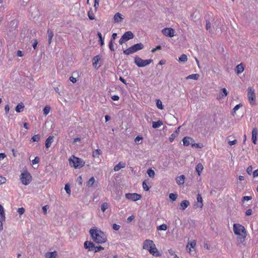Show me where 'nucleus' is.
I'll use <instances>...</instances> for the list:
<instances>
[{
	"label": "nucleus",
	"mask_w": 258,
	"mask_h": 258,
	"mask_svg": "<svg viewBox=\"0 0 258 258\" xmlns=\"http://www.w3.org/2000/svg\"><path fill=\"white\" fill-rule=\"evenodd\" d=\"M89 233L93 241L97 243H103L107 240L105 234L96 228L90 229Z\"/></svg>",
	"instance_id": "nucleus-1"
},
{
	"label": "nucleus",
	"mask_w": 258,
	"mask_h": 258,
	"mask_svg": "<svg viewBox=\"0 0 258 258\" xmlns=\"http://www.w3.org/2000/svg\"><path fill=\"white\" fill-rule=\"evenodd\" d=\"M70 165L75 168H81L85 165V162L81 158L73 155L69 159Z\"/></svg>",
	"instance_id": "nucleus-2"
},
{
	"label": "nucleus",
	"mask_w": 258,
	"mask_h": 258,
	"mask_svg": "<svg viewBox=\"0 0 258 258\" xmlns=\"http://www.w3.org/2000/svg\"><path fill=\"white\" fill-rule=\"evenodd\" d=\"M233 231L235 235L242 237L246 235V231L244 227L240 224H233Z\"/></svg>",
	"instance_id": "nucleus-3"
},
{
	"label": "nucleus",
	"mask_w": 258,
	"mask_h": 258,
	"mask_svg": "<svg viewBox=\"0 0 258 258\" xmlns=\"http://www.w3.org/2000/svg\"><path fill=\"white\" fill-rule=\"evenodd\" d=\"M152 62L153 60L152 59H142L138 56L135 57V63L139 67H144Z\"/></svg>",
	"instance_id": "nucleus-4"
},
{
	"label": "nucleus",
	"mask_w": 258,
	"mask_h": 258,
	"mask_svg": "<svg viewBox=\"0 0 258 258\" xmlns=\"http://www.w3.org/2000/svg\"><path fill=\"white\" fill-rule=\"evenodd\" d=\"M21 181L24 185H28L31 181L32 177L30 174L27 171H24L21 174Z\"/></svg>",
	"instance_id": "nucleus-5"
},
{
	"label": "nucleus",
	"mask_w": 258,
	"mask_h": 258,
	"mask_svg": "<svg viewBox=\"0 0 258 258\" xmlns=\"http://www.w3.org/2000/svg\"><path fill=\"white\" fill-rule=\"evenodd\" d=\"M247 98L249 103L253 104L255 101V91L252 87H248L247 89Z\"/></svg>",
	"instance_id": "nucleus-6"
},
{
	"label": "nucleus",
	"mask_w": 258,
	"mask_h": 258,
	"mask_svg": "<svg viewBox=\"0 0 258 258\" xmlns=\"http://www.w3.org/2000/svg\"><path fill=\"white\" fill-rule=\"evenodd\" d=\"M196 245V241L195 240L189 241L186 246V249L190 254H194L195 251V247Z\"/></svg>",
	"instance_id": "nucleus-7"
},
{
	"label": "nucleus",
	"mask_w": 258,
	"mask_h": 258,
	"mask_svg": "<svg viewBox=\"0 0 258 258\" xmlns=\"http://www.w3.org/2000/svg\"><path fill=\"white\" fill-rule=\"evenodd\" d=\"M125 198L133 201H137L141 198V196L137 193H127L125 195Z\"/></svg>",
	"instance_id": "nucleus-8"
},
{
	"label": "nucleus",
	"mask_w": 258,
	"mask_h": 258,
	"mask_svg": "<svg viewBox=\"0 0 258 258\" xmlns=\"http://www.w3.org/2000/svg\"><path fill=\"white\" fill-rule=\"evenodd\" d=\"M162 34L168 37H173L175 35V31L171 28H166L162 30Z\"/></svg>",
	"instance_id": "nucleus-9"
},
{
	"label": "nucleus",
	"mask_w": 258,
	"mask_h": 258,
	"mask_svg": "<svg viewBox=\"0 0 258 258\" xmlns=\"http://www.w3.org/2000/svg\"><path fill=\"white\" fill-rule=\"evenodd\" d=\"M154 242L153 240L150 239H146L144 241L143 245V248L144 249L148 250V251L154 246Z\"/></svg>",
	"instance_id": "nucleus-10"
},
{
	"label": "nucleus",
	"mask_w": 258,
	"mask_h": 258,
	"mask_svg": "<svg viewBox=\"0 0 258 258\" xmlns=\"http://www.w3.org/2000/svg\"><path fill=\"white\" fill-rule=\"evenodd\" d=\"M228 95V92L226 88H224L222 89L220 92L217 95V99L220 100L226 97Z\"/></svg>",
	"instance_id": "nucleus-11"
},
{
	"label": "nucleus",
	"mask_w": 258,
	"mask_h": 258,
	"mask_svg": "<svg viewBox=\"0 0 258 258\" xmlns=\"http://www.w3.org/2000/svg\"><path fill=\"white\" fill-rule=\"evenodd\" d=\"M124 16L119 13H116L113 17L114 22L117 23H120L124 19Z\"/></svg>",
	"instance_id": "nucleus-12"
},
{
	"label": "nucleus",
	"mask_w": 258,
	"mask_h": 258,
	"mask_svg": "<svg viewBox=\"0 0 258 258\" xmlns=\"http://www.w3.org/2000/svg\"><path fill=\"white\" fill-rule=\"evenodd\" d=\"M149 251L150 254L155 256H160L161 255L157 249L155 244H154V246H152Z\"/></svg>",
	"instance_id": "nucleus-13"
},
{
	"label": "nucleus",
	"mask_w": 258,
	"mask_h": 258,
	"mask_svg": "<svg viewBox=\"0 0 258 258\" xmlns=\"http://www.w3.org/2000/svg\"><path fill=\"white\" fill-rule=\"evenodd\" d=\"M84 247L86 249H88L89 251H94L95 245L92 242L87 241L84 243Z\"/></svg>",
	"instance_id": "nucleus-14"
},
{
	"label": "nucleus",
	"mask_w": 258,
	"mask_h": 258,
	"mask_svg": "<svg viewBox=\"0 0 258 258\" xmlns=\"http://www.w3.org/2000/svg\"><path fill=\"white\" fill-rule=\"evenodd\" d=\"M122 37L124 40L127 41L134 38V34L131 31H127L122 36Z\"/></svg>",
	"instance_id": "nucleus-15"
},
{
	"label": "nucleus",
	"mask_w": 258,
	"mask_h": 258,
	"mask_svg": "<svg viewBox=\"0 0 258 258\" xmlns=\"http://www.w3.org/2000/svg\"><path fill=\"white\" fill-rule=\"evenodd\" d=\"M183 144L185 146H188L190 144H192V142H194V140L190 137H184L183 140Z\"/></svg>",
	"instance_id": "nucleus-16"
},
{
	"label": "nucleus",
	"mask_w": 258,
	"mask_h": 258,
	"mask_svg": "<svg viewBox=\"0 0 258 258\" xmlns=\"http://www.w3.org/2000/svg\"><path fill=\"white\" fill-rule=\"evenodd\" d=\"M185 178V176L184 175H181L175 178V180L177 184L182 185L184 183Z\"/></svg>",
	"instance_id": "nucleus-17"
},
{
	"label": "nucleus",
	"mask_w": 258,
	"mask_h": 258,
	"mask_svg": "<svg viewBox=\"0 0 258 258\" xmlns=\"http://www.w3.org/2000/svg\"><path fill=\"white\" fill-rule=\"evenodd\" d=\"M197 202L196 204V206L198 208H202L203 206V199H202V197L201 195L198 194L197 195Z\"/></svg>",
	"instance_id": "nucleus-18"
},
{
	"label": "nucleus",
	"mask_w": 258,
	"mask_h": 258,
	"mask_svg": "<svg viewBox=\"0 0 258 258\" xmlns=\"http://www.w3.org/2000/svg\"><path fill=\"white\" fill-rule=\"evenodd\" d=\"M189 205V202L187 200L183 201L180 204L179 209L182 211L184 210Z\"/></svg>",
	"instance_id": "nucleus-19"
},
{
	"label": "nucleus",
	"mask_w": 258,
	"mask_h": 258,
	"mask_svg": "<svg viewBox=\"0 0 258 258\" xmlns=\"http://www.w3.org/2000/svg\"><path fill=\"white\" fill-rule=\"evenodd\" d=\"M54 137L53 136H49L45 141V147L46 148H49L52 142H53Z\"/></svg>",
	"instance_id": "nucleus-20"
},
{
	"label": "nucleus",
	"mask_w": 258,
	"mask_h": 258,
	"mask_svg": "<svg viewBox=\"0 0 258 258\" xmlns=\"http://www.w3.org/2000/svg\"><path fill=\"white\" fill-rule=\"evenodd\" d=\"M257 134V131L256 128H253L252 131V142L254 144H256V136Z\"/></svg>",
	"instance_id": "nucleus-21"
},
{
	"label": "nucleus",
	"mask_w": 258,
	"mask_h": 258,
	"mask_svg": "<svg viewBox=\"0 0 258 258\" xmlns=\"http://www.w3.org/2000/svg\"><path fill=\"white\" fill-rule=\"evenodd\" d=\"M204 169V167L201 163H199L196 167V171L199 176L201 175L202 172Z\"/></svg>",
	"instance_id": "nucleus-22"
},
{
	"label": "nucleus",
	"mask_w": 258,
	"mask_h": 258,
	"mask_svg": "<svg viewBox=\"0 0 258 258\" xmlns=\"http://www.w3.org/2000/svg\"><path fill=\"white\" fill-rule=\"evenodd\" d=\"M125 167V164L123 162H119L118 164L116 165L114 167V170L115 171H119L121 168H124Z\"/></svg>",
	"instance_id": "nucleus-23"
},
{
	"label": "nucleus",
	"mask_w": 258,
	"mask_h": 258,
	"mask_svg": "<svg viewBox=\"0 0 258 258\" xmlns=\"http://www.w3.org/2000/svg\"><path fill=\"white\" fill-rule=\"evenodd\" d=\"M199 77H200L199 74H191V75L187 76L186 77V80L192 79V80H197L199 79Z\"/></svg>",
	"instance_id": "nucleus-24"
},
{
	"label": "nucleus",
	"mask_w": 258,
	"mask_h": 258,
	"mask_svg": "<svg viewBox=\"0 0 258 258\" xmlns=\"http://www.w3.org/2000/svg\"><path fill=\"white\" fill-rule=\"evenodd\" d=\"M57 253L55 251L53 252H47L45 254V258H56Z\"/></svg>",
	"instance_id": "nucleus-25"
},
{
	"label": "nucleus",
	"mask_w": 258,
	"mask_h": 258,
	"mask_svg": "<svg viewBox=\"0 0 258 258\" xmlns=\"http://www.w3.org/2000/svg\"><path fill=\"white\" fill-rule=\"evenodd\" d=\"M133 47L134 49L135 52L139 50L142 49L144 47V45L142 43H138V44L134 45L133 46Z\"/></svg>",
	"instance_id": "nucleus-26"
},
{
	"label": "nucleus",
	"mask_w": 258,
	"mask_h": 258,
	"mask_svg": "<svg viewBox=\"0 0 258 258\" xmlns=\"http://www.w3.org/2000/svg\"><path fill=\"white\" fill-rule=\"evenodd\" d=\"M47 35H48V42L49 44H50L51 43L52 38L53 37V32L50 30V29H48L47 30Z\"/></svg>",
	"instance_id": "nucleus-27"
},
{
	"label": "nucleus",
	"mask_w": 258,
	"mask_h": 258,
	"mask_svg": "<svg viewBox=\"0 0 258 258\" xmlns=\"http://www.w3.org/2000/svg\"><path fill=\"white\" fill-rule=\"evenodd\" d=\"M244 71V67L242 63H240L236 66V73L239 75Z\"/></svg>",
	"instance_id": "nucleus-28"
},
{
	"label": "nucleus",
	"mask_w": 258,
	"mask_h": 258,
	"mask_svg": "<svg viewBox=\"0 0 258 258\" xmlns=\"http://www.w3.org/2000/svg\"><path fill=\"white\" fill-rule=\"evenodd\" d=\"M24 107V105L23 103H19L17 105L15 108L16 111L17 112H21L23 111Z\"/></svg>",
	"instance_id": "nucleus-29"
},
{
	"label": "nucleus",
	"mask_w": 258,
	"mask_h": 258,
	"mask_svg": "<svg viewBox=\"0 0 258 258\" xmlns=\"http://www.w3.org/2000/svg\"><path fill=\"white\" fill-rule=\"evenodd\" d=\"M134 52H135V50H134V49L133 46L123 51L124 54H125L126 55H129V54H132Z\"/></svg>",
	"instance_id": "nucleus-30"
},
{
	"label": "nucleus",
	"mask_w": 258,
	"mask_h": 258,
	"mask_svg": "<svg viewBox=\"0 0 258 258\" xmlns=\"http://www.w3.org/2000/svg\"><path fill=\"white\" fill-rule=\"evenodd\" d=\"M152 124L153 127L156 128L161 126L163 124V122L160 120L158 121H153Z\"/></svg>",
	"instance_id": "nucleus-31"
},
{
	"label": "nucleus",
	"mask_w": 258,
	"mask_h": 258,
	"mask_svg": "<svg viewBox=\"0 0 258 258\" xmlns=\"http://www.w3.org/2000/svg\"><path fill=\"white\" fill-rule=\"evenodd\" d=\"M187 60L186 55L183 54L179 57L178 61L180 62H185Z\"/></svg>",
	"instance_id": "nucleus-32"
},
{
	"label": "nucleus",
	"mask_w": 258,
	"mask_h": 258,
	"mask_svg": "<svg viewBox=\"0 0 258 258\" xmlns=\"http://www.w3.org/2000/svg\"><path fill=\"white\" fill-rule=\"evenodd\" d=\"M147 174L148 176L151 178H154L155 175V172L153 170H152L151 168L147 170Z\"/></svg>",
	"instance_id": "nucleus-33"
},
{
	"label": "nucleus",
	"mask_w": 258,
	"mask_h": 258,
	"mask_svg": "<svg viewBox=\"0 0 258 258\" xmlns=\"http://www.w3.org/2000/svg\"><path fill=\"white\" fill-rule=\"evenodd\" d=\"M100 59V57L99 55H96L94 56L93 58L94 61L93 64L95 67H97V64L99 60Z\"/></svg>",
	"instance_id": "nucleus-34"
},
{
	"label": "nucleus",
	"mask_w": 258,
	"mask_h": 258,
	"mask_svg": "<svg viewBox=\"0 0 258 258\" xmlns=\"http://www.w3.org/2000/svg\"><path fill=\"white\" fill-rule=\"evenodd\" d=\"M242 106V105L241 104H239L236 105L233 109V112L232 113V114L234 116L235 114V112L238 110L240 107Z\"/></svg>",
	"instance_id": "nucleus-35"
},
{
	"label": "nucleus",
	"mask_w": 258,
	"mask_h": 258,
	"mask_svg": "<svg viewBox=\"0 0 258 258\" xmlns=\"http://www.w3.org/2000/svg\"><path fill=\"white\" fill-rule=\"evenodd\" d=\"M108 204L106 203H104L101 206V211L103 212H104L105 210L108 209Z\"/></svg>",
	"instance_id": "nucleus-36"
},
{
	"label": "nucleus",
	"mask_w": 258,
	"mask_h": 258,
	"mask_svg": "<svg viewBox=\"0 0 258 258\" xmlns=\"http://www.w3.org/2000/svg\"><path fill=\"white\" fill-rule=\"evenodd\" d=\"M50 110V107L48 106H46L43 109L44 114L45 115H47L49 113Z\"/></svg>",
	"instance_id": "nucleus-37"
},
{
	"label": "nucleus",
	"mask_w": 258,
	"mask_h": 258,
	"mask_svg": "<svg viewBox=\"0 0 258 258\" xmlns=\"http://www.w3.org/2000/svg\"><path fill=\"white\" fill-rule=\"evenodd\" d=\"M143 138L142 137L138 136L135 138V141L136 144L139 145L142 144Z\"/></svg>",
	"instance_id": "nucleus-38"
},
{
	"label": "nucleus",
	"mask_w": 258,
	"mask_h": 258,
	"mask_svg": "<svg viewBox=\"0 0 258 258\" xmlns=\"http://www.w3.org/2000/svg\"><path fill=\"white\" fill-rule=\"evenodd\" d=\"M95 182V178L92 177H91L88 181L87 182V186L89 187L91 186Z\"/></svg>",
	"instance_id": "nucleus-39"
},
{
	"label": "nucleus",
	"mask_w": 258,
	"mask_h": 258,
	"mask_svg": "<svg viewBox=\"0 0 258 258\" xmlns=\"http://www.w3.org/2000/svg\"><path fill=\"white\" fill-rule=\"evenodd\" d=\"M40 140V136L39 135H35L32 137L31 138V141L32 142H38Z\"/></svg>",
	"instance_id": "nucleus-40"
},
{
	"label": "nucleus",
	"mask_w": 258,
	"mask_h": 258,
	"mask_svg": "<svg viewBox=\"0 0 258 258\" xmlns=\"http://www.w3.org/2000/svg\"><path fill=\"white\" fill-rule=\"evenodd\" d=\"M101 154L100 150L96 149L93 152V156L94 157H98L99 155Z\"/></svg>",
	"instance_id": "nucleus-41"
},
{
	"label": "nucleus",
	"mask_w": 258,
	"mask_h": 258,
	"mask_svg": "<svg viewBox=\"0 0 258 258\" xmlns=\"http://www.w3.org/2000/svg\"><path fill=\"white\" fill-rule=\"evenodd\" d=\"M167 225L165 224H162L161 225L157 227L158 230L165 231L167 229Z\"/></svg>",
	"instance_id": "nucleus-42"
},
{
	"label": "nucleus",
	"mask_w": 258,
	"mask_h": 258,
	"mask_svg": "<svg viewBox=\"0 0 258 258\" xmlns=\"http://www.w3.org/2000/svg\"><path fill=\"white\" fill-rule=\"evenodd\" d=\"M156 105H157V107L159 109H163L162 102L160 100H159V99L156 100Z\"/></svg>",
	"instance_id": "nucleus-43"
},
{
	"label": "nucleus",
	"mask_w": 258,
	"mask_h": 258,
	"mask_svg": "<svg viewBox=\"0 0 258 258\" xmlns=\"http://www.w3.org/2000/svg\"><path fill=\"white\" fill-rule=\"evenodd\" d=\"M177 197V195L176 194H174L173 193L170 194L169 198L172 200L173 201H175Z\"/></svg>",
	"instance_id": "nucleus-44"
},
{
	"label": "nucleus",
	"mask_w": 258,
	"mask_h": 258,
	"mask_svg": "<svg viewBox=\"0 0 258 258\" xmlns=\"http://www.w3.org/2000/svg\"><path fill=\"white\" fill-rule=\"evenodd\" d=\"M64 189H65L66 192L69 195H70V194H71V189H70V185L68 184H66L65 185Z\"/></svg>",
	"instance_id": "nucleus-45"
},
{
	"label": "nucleus",
	"mask_w": 258,
	"mask_h": 258,
	"mask_svg": "<svg viewBox=\"0 0 258 258\" xmlns=\"http://www.w3.org/2000/svg\"><path fill=\"white\" fill-rule=\"evenodd\" d=\"M104 249V247L101 246H95V248H94V251L95 252H99L100 251V250H103Z\"/></svg>",
	"instance_id": "nucleus-46"
},
{
	"label": "nucleus",
	"mask_w": 258,
	"mask_h": 258,
	"mask_svg": "<svg viewBox=\"0 0 258 258\" xmlns=\"http://www.w3.org/2000/svg\"><path fill=\"white\" fill-rule=\"evenodd\" d=\"M100 0H94V7L95 8V11H97V9L99 6Z\"/></svg>",
	"instance_id": "nucleus-47"
},
{
	"label": "nucleus",
	"mask_w": 258,
	"mask_h": 258,
	"mask_svg": "<svg viewBox=\"0 0 258 258\" xmlns=\"http://www.w3.org/2000/svg\"><path fill=\"white\" fill-rule=\"evenodd\" d=\"M112 228L115 231H118L120 228V226L116 224H113L112 225Z\"/></svg>",
	"instance_id": "nucleus-48"
},
{
	"label": "nucleus",
	"mask_w": 258,
	"mask_h": 258,
	"mask_svg": "<svg viewBox=\"0 0 258 258\" xmlns=\"http://www.w3.org/2000/svg\"><path fill=\"white\" fill-rule=\"evenodd\" d=\"M252 171V166H249L246 169V172L249 175H251Z\"/></svg>",
	"instance_id": "nucleus-49"
},
{
	"label": "nucleus",
	"mask_w": 258,
	"mask_h": 258,
	"mask_svg": "<svg viewBox=\"0 0 258 258\" xmlns=\"http://www.w3.org/2000/svg\"><path fill=\"white\" fill-rule=\"evenodd\" d=\"M109 47L110 49L112 51H114V46H113V41H112V40H110V41L109 42Z\"/></svg>",
	"instance_id": "nucleus-50"
},
{
	"label": "nucleus",
	"mask_w": 258,
	"mask_h": 258,
	"mask_svg": "<svg viewBox=\"0 0 258 258\" xmlns=\"http://www.w3.org/2000/svg\"><path fill=\"white\" fill-rule=\"evenodd\" d=\"M177 136L175 135V134L173 133L170 137L169 138V141L172 142L173 141L174 139L177 137Z\"/></svg>",
	"instance_id": "nucleus-51"
},
{
	"label": "nucleus",
	"mask_w": 258,
	"mask_h": 258,
	"mask_svg": "<svg viewBox=\"0 0 258 258\" xmlns=\"http://www.w3.org/2000/svg\"><path fill=\"white\" fill-rule=\"evenodd\" d=\"M88 16L90 20H94V17L93 16V12L92 11H89L88 13Z\"/></svg>",
	"instance_id": "nucleus-52"
},
{
	"label": "nucleus",
	"mask_w": 258,
	"mask_h": 258,
	"mask_svg": "<svg viewBox=\"0 0 258 258\" xmlns=\"http://www.w3.org/2000/svg\"><path fill=\"white\" fill-rule=\"evenodd\" d=\"M161 46L160 45H158L157 46H156V48H153L152 50H151V52L152 53H154L157 50H161Z\"/></svg>",
	"instance_id": "nucleus-53"
},
{
	"label": "nucleus",
	"mask_w": 258,
	"mask_h": 258,
	"mask_svg": "<svg viewBox=\"0 0 258 258\" xmlns=\"http://www.w3.org/2000/svg\"><path fill=\"white\" fill-rule=\"evenodd\" d=\"M39 158L38 157H36L34 160L32 161V164H37L39 162Z\"/></svg>",
	"instance_id": "nucleus-54"
},
{
	"label": "nucleus",
	"mask_w": 258,
	"mask_h": 258,
	"mask_svg": "<svg viewBox=\"0 0 258 258\" xmlns=\"http://www.w3.org/2000/svg\"><path fill=\"white\" fill-rule=\"evenodd\" d=\"M206 28L207 30H210L211 28V24L209 21H206Z\"/></svg>",
	"instance_id": "nucleus-55"
},
{
	"label": "nucleus",
	"mask_w": 258,
	"mask_h": 258,
	"mask_svg": "<svg viewBox=\"0 0 258 258\" xmlns=\"http://www.w3.org/2000/svg\"><path fill=\"white\" fill-rule=\"evenodd\" d=\"M6 182V178L0 176V185L5 183Z\"/></svg>",
	"instance_id": "nucleus-56"
},
{
	"label": "nucleus",
	"mask_w": 258,
	"mask_h": 258,
	"mask_svg": "<svg viewBox=\"0 0 258 258\" xmlns=\"http://www.w3.org/2000/svg\"><path fill=\"white\" fill-rule=\"evenodd\" d=\"M143 187L144 189L145 190L148 191L149 190V188L147 184H146L145 181H144L143 182Z\"/></svg>",
	"instance_id": "nucleus-57"
},
{
	"label": "nucleus",
	"mask_w": 258,
	"mask_h": 258,
	"mask_svg": "<svg viewBox=\"0 0 258 258\" xmlns=\"http://www.w3.org/2000/svg\"><path fill=\"white\" fill-rule=\"evenodd\" d=\"M0 218H2V220H5V215L4 210L0 212Z\"/></svg>",
	"instance_id": "nucleus-58"
},
{
	"label": "nucleus",
	"mask_w": 258,
	"mask_h": 258,
	"mask_svg": "<svg viewBox=\"0 0 258 258\" xmlns=\"http://www.w3.org/2000/svg\"><path fill=\"white\" fill-rule=\"evenodd\" d=\"M18 212L20 214L22 215L25 212V209L23 208H20L18 209Z\"/></svg>",
	"instance_id": "nucleus-59"
},
{
	"label": "nucleus",
	"mask_w": 258,
	"mask_h": 258,
	"mask_svg": "<svg viewBox=\"0 0 258 258\" xmlns=\"http://www.w3.org/2000/svg\"><path fill=\"white\" fill-rule=\"evenodd\" d=\"M236 143H237L236 140H234L233 141H230L228 142V144L230 146L234 145L236 144Z\"/></svg>",
	"instance_id": "nucleus-60"
},
{
	"label": "nucleus",
	"mask_w": 258,
	"mask_h": 258,
	"mask_svg": "<svg viewBox=\"0 0 258 258\" xmlns=\"http://www.w3.org/2000/svg\"><path fill=\"white\" fill-rule=\"evenodd\" d=\"M47 209H48L47 206H44L42 207V211L45 215L47 214Z\"/></svg>",
	"instance_id": "nucleus-61"
},
{
	"label": "nucleus",
	"mask_w": 258,
	"mask_h": 258,
	"mask_svg": "<svg viewBox=\"0 0 258 258\" xmlns=\"http://www.w3.org/2000/svg\"><path fill=\"white\" fill-rule=\"evenodd\" d=\"M168 252L170 255H173L174 256H175V255H177L174 252V251L172 249H169Z\"/></svg>",
	"instance_id": "nucleus-62"
},
{
	"label": "nucleus",
	"mask_w": 258,
	"mask_h": 258,
	"mask_svg": "<svg viewBox=\"0 0 258 258\" xmlns=\"http://www.w3.org/2000/svg\"><path fill=\"white\" fill-rule=\"evenodd\" d=\"M111 99L114 101H117L119 100V97L117 95H113L111 97Z\"/></svg>",
	"instance_id": "nucleus-63"
},
{
	"label": "nucleus",
	"mask_w": 258,
	"mask_h": 258,
	"mask_svg": "<svg viewBox=\"0 0 258 258\" xmlns=\"http://www.w3.org/2000/svg\"><path fill=\"white\" fill-rule=\"evenodd\" d=\"M257 176H258V169H256V170H255L253 172V177H257Z\"/></svg>",
	"instance_id": "nucleus-64"
}]
</instances>
